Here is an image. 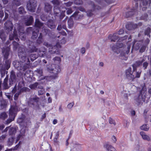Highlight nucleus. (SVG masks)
<instances>
[{
  "instance_id": "29",
  "label": "nucleus",
  "mask_w": 151,
  "mask_h": 151,
  "mask_svg": "<svg viewBox=\"0 0 151 151\" xmlns=\"http://www.w3.org/2000/svg\"><path fill=\"white\" fill-rule=\"evenodd\" d=\"M78 0H76V2H75V3H76V4H81V2H80V3H77V1H78Z\"/></svg>"
},
{
  "instance_id": "11",
  "label": "nucleus",
  "mask_w": 151,
  "mask_h": 151,
  "mask_svg": "<svg viewBox=\"0 0 151 151\" xmlns=\"http://www.w3.org/2000/svg\"><path fill=\"white\" fill-rule=\"evenodd\" d=\"M134 27L133 26H132L131 24H129V25H127L126 28L128 30H130V29H132V28H131V27H132V28H133L136 27L137 26V25L136 24L134 25Z\"/></svg>"
},
{
  "instance_id": "17",
  "label": "nucleus",
  "mask_w": 151,
  "mask_h": 151,
  "mask_svg": "<svg viewBox=\"0 0 151 151\" xmlns=\"http://www.w3.org/2000/svg\"><path fill=\"white\" fill-rule=\"evenodd\" d=\"M44 92V91L43 89H41V90L38 91V93L40 94H42Z\"/></svg>"
},
{
  "instance_id": "26",
  "label": "nucleus",
  "mask_w": 151,
  "mask_h": 151,
  "mask_svg": "<svg viewBox=\"0 0 151 151\" xmlns=\"http://www.w3.org/2000/svg\"><path fill=\"white\" fill-rule=\"evenodd\" d=\"M112 139L114 142H115L116 141V139L115 136L113 137Z\"/></svg>"
},
{
  "instance_id": "4",
  "label": "nucleus",
  "mask_w": 151,
  "mask_h": 151,
  "mask_svg": "<svg viewBox=\"0 0 151 151\" xmlns=\"http://www.w3.org/2000/svg\"><path fill=\"white\" fill-rule=\"evenodd\" d=\"M117 37V36L116 34H114L113 35H110L109 36L108 38L111 41H115Z\"/></svg>"
},
{
  "instance_id": "27",
  "label": "nucleus",
  "mask_w": 151,
  "mask_h": 151,
  "mask_svg": "<svg viewBox=\"0 0 151 151\" xmlns=\"http://www.w3.org/2000/svg\"><path fill=\"white\" fill-rule=\"evenodd\" d=\"M104 65L103 63L102 62H100L99 63V65L101 66H103Z\"/></svg>"
},
{
  "instance_id": "20",
  "label": "nucleus",
  "mask_w": 151,
  "mask_h": 151,
  "mask_svg": "<svg viewBox=\"0 0 151 151\" xmlns=\"http://www.w3.org/2000/svg\"><path fill=\"white\" fill-rule=\"evenodd\" d=\"M124 32L123 31L122 29H121L119 30V35H120L122 33H123Z\"/></svg>"
},
{
  "instance_id": "15",
  "label": "nucleus",
  "mask_w": 151,
  "mask_h": 151,
  "mask_svg": "<svg viewBox=\"0 0 151 151\" xmlns=\"http://www.w3.org/2000/svg\"><path fill=\"white\" fill-rule=\"evenodd\" d=\"M7 116V115L5 113H3L1 114V117L3 119L6 118Z\"/></svg>"
},
{
  "instance_id": "38",
  "label": "nucleus",
  "mask_w": 151,
  "mask_h": 151,
  "mask_svg": "<svg viewBox=\"0 0 151 151\" xmlns=\"http://www.w3.org/2000/svg\"><path fill=\"white\" fill-rule=\"evenodd\" d=\"M3 14L2 13V14H1V17H2V16H3Z\"/></svg>"
},
{
  "instance_id": "21",
  "label": "nucleus",
  "mask_w": 151,
  "mask_h": 151,
  "mask_svg": "<svg viewBox=\"0 0 151 151\" xmlns=\"http://www.w3.org/2000/svg\"><path fill=\"white\" fill-rule=\"evenodd\" d=\"M19 95V94H17V93H16L14 96V99H16L18 96Z\"/></svg>"
},
{
  "instance_id": "32",
  "label": "nucleus",
  "mask_w": 151,
  "mask_h": 151,
  "mask_svg": "<svg viewBox=\"0 0 151 151\" xmlns=\"http://www.w3.org/2000/svg\"><path fill=\"white\" fill-rule=\"evenodd\" d=\"M50 27L51 29H52V28H55V25H53L52 27Z\"/></svg>"
},
{
  "instance_id": "36",
  "label": "nucleus",
  "mask_w": 151,
  "mask_h": 151,
  "mask_svg": "<svg viewBox=\"0 0 151 151\" xmlns=\"http://www.w3.org/2000/svg\"><path fill=\"white\" fill-rule=\"evenodd\" d=\"M58 137V136H57V138H55L54 139V141H55V139H56V140H57V138Z\"/></svg>"
},
{
  "instance_id": "25",
  "label": "nucleus",
  "mask_w": 151,
  "mask_h": 151,
  "mask_svg": "<svg viewBox=\"0 0 151 151\" xmlns=\"http://www.w3.org/2000/svg\"><path fill=\"white\" fill-rule=\"evenodd\" d=\"M57 121L56 119H54L53 121V124H56L57 123Z\"/></svg>"
},
{
  "instance_id": "13",
  "label": "nucleus",
  "mask_w": 151,
  "mask_h": 151,
  "mask_svg": "<svg viewBox=\"0 0 151 151\" xmlns=\"http://www.w3.org/2000/svg\"><path fill=\"white\" fill-rule=\"evenodd\" d=\"M37 85V83H35L32 85H31L29 86V87L32 89H34L36 88Z\"/></svg>"
},
{
  "instance_id": "14",
  "label": "nucleus",
  "mask_w": 151,
  "mask_h": 151,
  "mask_svg": "<svg viewBox=\"0 0 151 151\" xmlns=\"http://www.w3.org/2000/svg\"><path fill=\"white\" fill-rule=\"evenodd\" d=\"M109 122L111 124H113L115 125L116 123L114 120L111 118H110L109 120Z\"/></svg>"
},
{
  "instance_id": "8",
  "label": "nucleus",
  "mask_w": 151,
  "mask_h": 151,
  "mask_svg": "<svg viewBox=\"0 0 151 151\" xmlns=\"http://www.w3.org/2000/svg\"><path fill=\"white\" fill-rule=\"evenodd\" d=\"M35 25L36 27H40L42 25V24L38 19H36L35 22Z\"/></svg>"
},
{
  "instance_id": "9",
  "label": "nucleus",
  "mask_w": 151,
  "mask_h": 151,
  "mask_svg": "<svg viewBox=\"0 0 151 151\" xmlns=\"http://www.w3.org/2000/svg\"><path fill=\"white\" fill-rule=\"evenodd\" d=\"M33 21V18L32 17H30L29 18V19L27 22H26V24L27 25H30L32 23Z\"/></svg>"
},
{
  "instance_id": "35",
  "label": "nucleus",
  "mask_w": 151,
  "mask_h": 151,
  "mask_svg": "<svg viewBox=\"0 0 151 151\" xmlns=\"http://www.w3.org/2000/svg\"><path fill=\"white\" fill-rule=\"evenodd\" d=\"M46 95L47 96H49V93H46Z\"/></svg>"
},
{
  "instance_id": "24",
  "label": "nucleus",
  "mask_w": 151,
  "mask_h": 151,
  "mask_svg": "<svg viewBox=\"0 0 151 151\" xmlns=\"http://www.w3.org/2000/svg\"><path fill=\"white\" fill-rule=\"evenodd\" d=\"M72 12V11L71 9H68L67 11V13L68 14H70Z\"/></svg>"
},
{
  "instance_id": "23",
  "label": "nucleus",
  "mask_w": 151,
  "mask_h": 151,
  "mask_svg": "<svg viewBox=\"0 0 151 151\" xmlns=\"http://www.w3.org/2000/svg\"><path fill=\"white\" fill-rule=\"evenodd\" d=\"M123 46V45L122 43H120L119 45H118V47L119 48H121Z\"/></svg>"
},
{
  "instance_id": "28",
  "label": "nucleus",
  "mask_w": 151,
  "mask_h": 151,
  "mask_svg": "<svg viewBox=\"0 0 151 151\" xmlns=\"http://www.w3.org/2000/svg\"><path fill=\"white\" fill-rule=\"evenodd\" d=\"M145 50V49H144V48H143V49L142 50V49L141 48L140 50V52H143L144 51V50Z\"/></svg>"
},
{
  "instance_id": "1",
  "label": "nucleus",
  "mask_w": 151,
  "mask_h": 151,
  "mask_svg": "<svg viewBox=\"0 0 151 151\" xmlns=\"http://www.w3.org/2000/svg\"><path fill=\"white\" fill-rule=\"evenodd\" d=\"M140 73L137 72L134 69L132 71L131 68H129L126 70V75L127 78L129 79L133 80L136 78H139L140 77Z\"/></svg>"
},
{
  "instance_id": "31",
  "label": "nucleus",
  "mask_w": 151,
  "mask_h": 151,
  "mask_svg": "<svg viewBox=\"0 0 151 151\" xmlns=\"http://www.w3.org/2000/svg\"><path fill=\"white\" fill-rule=\"evenodd\" d=\"M80 10L81 11H83L84 9L83 8H81L80 9Z\"/></svg>"
},
{
  "instance_id": "3",
  "label": "nucleus",
  "mask_w": 151,
  "mask_h": 151,
  "mask_svg": "<svg viewBox=\"0 0 151 151\" xmlns=\"http://www.w3.org/2000/svg\"><path fill=\"white\" fill-rule=\"evenodd\" d=\"M140 134L142 137V138L145 140H150L149 137L146 135L144 132H141L140 133Z\"/></svg>"
},
{
  "instance_id": "34",
  "label": "nucleus",
  "mask_w": 151,
  "mask_h": 151,
  "mask_svg": "<svg viewBox=\"0 0 151 151\" xmlns=\"http://www.w3.org/2000/svg\"><path fill=\"white\" fill-rule=\"evenodd\" d=\"M7 97H8V98L9 99H10V97H11V96H9V95H8V96H7Z\"/></svg>"
},
{
  "instance_id": "6",
  "label": "nucleus",
  "mask_w": 151,
  "mask_h": 151,
  "mask_svg": "<svg viewBox=\"0 0 151 151\" xmlns=\"http://www.w3.org/2000/svg\"><path fill=\"white\" fill-rule=\"evenodd\" d=\"M14 108L12 107H11V109L9 110V114L10 115H12L13 116V117L11 119L10 122L13 121L14 119V116L15 115L14 114Z\"/></svg>"
},
{
  "instance_id": "2",
  "label": "nucleus",
  "mask_w": 151,
  "mask_h": 151,
  "mask_svg": "<svg viewBox=\"0 0 151 151\" xmlns=\"http://www.w3.org/2000/svg\"><path fill=\"white\" fill-rule=\"evenodd\" d=\"M104 147L106 151H116L114 147L110 145L105 144L104 145Z\"/></svg>"
},
{
  "instance_id": "16",
  "label": "nucleus",
  "mask_w": 151,
  "mask_h": 151,
  "mask_svg": "<svg viewBox=\"0 0 151 151\" xmlns=\"http://www.w3.org/2000/svg\"><path fill=\"white\" fill-rule=\"evenodd\" d=\"M81 52L82 54H84L85 52V48H82L81 50Z\"/></svg>"
},
{
  "instance_id": "33",
  "label": "nucleus",
  "mask_w": 151,
  "mask_h": 151,
  "mask_svg": "<svg viewBox=\"0 0 151 151\" xmlns=\"http://www.w3.org/2000/svg\"><path fill=\"white\" fill-rule=\"evenodd\" d=\"M18 145H17L15 147V149H17V148H18Z\"/></svg>"
},
{
  "instance_id": "40",
  "label": "nucleus",
  "mask_w": 151,
  "mask_h": 151,
  "mask_svg": "<svg viewBox=\"0 0 151 151\" xmlns=\"http://www.w3.org/2000/svg\"><path fill=\"white\" fill-rule=\"evenodd\" d=\"M14 62L13 63V64L14 65Z\"/></svg>"
},
{
  "instance_id": "37",
  "label": "nucleus",
  "mask_w": 151,
  "mask_h": 151,
  "mask_svg": "<svg viewBox=\"0 0 151 151\" xmlns=\"http://www.w3.org/2000/svg\"><path fill=\"white\" fill-rule=\"evenodd\" d=\"M149 92H151V89H150L149 91Z\"/></svg>"
},
{
  "instance_id": "19",
  "label": "nucleus",
  "mask_w": 151,
  "mask_h": 151,
  "mask_svg": "<svg viewBox=\"0 0 151 151\" xmlns=\"http://www.w3.org/2000/svg\"><path fill=\"white\" fill-rule=\"evenodd\" d=\"M52 99L50 98L49 97L48 99V102L49 103H51L52 102Z\"/></svg>"
},
{
  "instance_id": "7",
  "label": "nucleus",
  "mask_w": 151,
  "mask_h": 151,
  "mask_svg": "<svg viewBox=\"0 0 151 151\" xmlns=\"http://www.w3.org/2000/svg\"><path fill=\"white\" fill-rule=\"evenodd\" d=\"M140 128L142 130L147 131L149 129V127L147 125L144 124L140 127Z\"/></svg>"
},
{
  "instance_id": "18",
  "label": "nucleus",
  "mask_w": 151,
  "mask_h": 151,
  "mask_svg": "<svg viewBox=\"0 0 151 151\" xmlns=\"http://www.w3.org/2000/svg\"><path fill=\"white\" fill-rule=\"evenodd\" d=\"M148 65V63L147 62H145L143 63V66L146 68Z\"/></svg>"
},
{
  "instance_id": "30",
  "label": "nucleus",
  "mask_w": 151,
  "mask_h": 151,
  "mask_svg": "<svg viewBox=\"0 0 151 151\" xmlns=\"http://www.w3.org/2000/svg\"><path fill=\"white\" fill-rule=\"evenodd\" d=\"M130 46H128V52H129V50H130Z\"/></svg>"
},
{
  "instance_id": "39",
  "label": "nucleus",
  "mask_w": 151,
  "mask_h": 151,
  "mask_svg": "<svg viewBox=\"0 0 151 151\" xmlns=\"http://www.w3.org/2000/svg\"><path fill=\"white\" fill-rule=\"evenodd\" d=\"M124 39H126V38H127V37H124Z\"/></svg>"
},
{
  "instance_id": "5",
  "label": "nucleus",
  "mask_w": 151,
  "mask_h": 151,
  "mask_svg": "<svg viewBox=\"0 0 151 151\" xmlns=\"http://www.w3.org/2000/svg\"><path fill=\"white\" fill-rule=\"evenodd\" d=\"M74 105V102L73 101H72L68 104L67 106V109L71 110Z\"/></svg>"
},
{
  "instance_id": "10",
  "label": "nucleus",
  "mask_w": 151,
  "mask_h": 151,
  "mask_svg": "<svg viewBox=\"0 0 151 151\" xmlns=\"http://www.w3.org/2000/svg\"><path fill=\"white\" fill-rule=\"evenodd\" d=\"M31 5L30 4H27V8L28 9L31 11H34V8H31Z\"/></svg>"
},
{
  "instance_id": "22",
  "label": "nucleus",
  "mask_w": 151,
  "mask_h": 151,
  "mask_svg": "<svg viewBox=\"0 0 151 151\" xmlns=\"http://www.w3.org/2000/svg\"><path fill=\"white\" fill-rule=\"evenodd\" d=\"M131 114L132 116L134 115L135 114V111H132L131 112Z\"/></svg>"
},
{
  "instance_id": "12",
  "label": "nucleus",
  "mask_w": 151,
  "mask_h": 151,
  "mask_svg": "<svg viewBox=\"0 0 151 151\" xmlns=\"http://www.w3.org/2000/svg\"><path fill=\"white\" fill-rule=\"evenodd\" d=\"M151 3V0H143V4L145 5H146L148 3L150 4Z\"/></svg>"
}]
</instances>
